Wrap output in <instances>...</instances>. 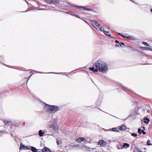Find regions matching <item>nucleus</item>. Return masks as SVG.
<instances>
[{
	"label": "nucleus",
	"mask_w": 152,
	"mask_h": 152,
	"mask_svg": "<svg viewBox=\"0 0 152 152\" xmlns=\"http://www.w3.org/2000/svg\"><path fill=\"white\" fill-rule=\"evenodd\" d=\"M96 67V71H99L102 73H106L108 71L107 64L101 60L97 61L94 64Z\"/></svg>",
	"instance_id": "obj_1"
},
{
	"label": "nucleus",
	"mask_w": 152,
	"mask_h": 152,
	"mask_svg": "<svg viewBox=\"0 0 152 152\" xmlns=\"http://www.w3.org/2000/svg\"><path fill=\"white\" fill-rule=\"evenodd\" d=\"M45 109L50 113H55L60 110V108L56 106H50L47 105L45 106Z\"/></svg>",
	"instance_id": "obj_2"
},
{
	"label": "nucleus",
	"mask_w": 152,
	"mask_h": 152,
	"mask_svg": "<svg viewBox=\"0 0 152 152\" xmlns=\"http://www.w3.org/2000/svg\"><path fill=\"white\" fill-rule=\"evenodd\" d=\"M91 23L94 27L98 30L101 31H103V28L102 26L99 24L95 20H92L91 21Z\"/></svg>",
	"instance_id": "obj_3"
},
{
	"label": "nucleus",
	"mask_w": 152,
	"mask_h": 152,
	"mask_svg": "<svg viewBox=\"0 0 152 152\" xmlns=\"http://www.w3.org/2000/svg\"><path fill=\"white\" fill-rule=\"evenodd\" d=\"M48 127L52 128L54 131H56L57 129L56 125L54 121H50L48 125Z\"/></svg>",
	"instance_id": "obj_4"
},
{
	"label": "nucleus",
	"mask_w": 152,
	"mask_h": 152,
	"mask_svg": "<svg viewBox=\"0 0 152 152\" xmlns=\"http://www.w3.org/2000/svg\"><path fill=\"white\" fill-rule=\"evenodd\" d=\"M67 4H68V5H67V6L68 7H74L78 8H82L83 9V10H87V11L92 10L91 9L86 8L83 6H75V5H73L72 4H71L70 3H68Z\"/></svg>",
	"instance_id": "obj_5"
},
{
	"label": "nucleus",
	"mask_w": 152,
	"mask_h": 152,
	"mask_svg": "<svg viewBox=\"0 0 152 152\" xmlns=\"http://www.w3.org/2000/svg\"><path fill=\"white\" fill-rule=\"evenodd\" d=\"M106 144V142L103 140H100L98 142V145H100L101 147L105 146Z\"/></svg>",
	"instance_id": "obj_6"
},
{
	"label": "nucleus",
	"mask_w": 152,
	"mask_h": 152,
	"mask_svg": "<svg viewBox=\"0 0 152 152\" xmlns=\"http://www.w3.org/2000/svg\"><path fill=\"white\" fill-rule=\"evenodd\" d=\"M86 139L84 137H79L76 140V141L77 142H80L82 141H84Z\"/></svg>",
	"instance_id": "obj_7"
},
{
	"label": "nucleus",
	"mask_w": 152,
	"mask_h": 152,
	"mask_svg": "<svg viewBox=\"0 0 152 152\" xmlns=\"http://www.w3.org/2000/svg\"><path fill=\"white\" fill-rule=\"evenodd\" d=\"M50 149L46 147H45L42 150V152H50Z\"/></svg>",
	"instance_id": "obj_8"
},
{
	"label": "nucleus",
	"mask_w": 152,
	"mask_h": 152,
	"mask_svg": "<svg viewBox=\"0 0 152 152\" xmlns=\"http://www.w3.org/2000/svg\"><path fill=\"white\" fill-rule=\"evenodd\" d=\"M104 31V34L108 36V37H111V35L109 34V32L108 31H106L104 30V29H103V31Z\"/></svg>",
	"instance_id": "obj_9"
},
{
	"label": "nucleus",
	"mask_w": 152,
	"mask_h": 152,
	"mask_svg": "<svg viewBox=\"0 0 152 152\" xmlns=\"http://www.w3.org/2000/svg\"><path fill=\"white\" fill-rule=\"evenodd\" d=\"M129 145L127 143H124L123 145V147L124 148H128L129 147Z\"/></svg>",
	"instance_id": "obj_10"
},
{
	"label": "nucleus",
	"mask_w": 152,
	"mask_h": 152,
	"mask_svg": "<svg viewBox=\"0 0 152 152\" xmlns=\"http://www.w3.org/2000/svg\"><path fill=\"white\" fill-rule=\"evenodd\" d=\"M26 148V146H25L23 145L22 143L20 144V150H21L22 149L25 150Z\"/></svg>",
	"instance_id": "obj_11"
},
{
	"label": "nucleus",
	"mask_w": 152,
	"mask_h": 152,
	"mask_svg": "<svg viewBox=\"0 0 152 152\" xmlns=\"http://www.w3.org/2000/svg\"><path fill=\"white\" fill-rule=\"evenodd\" d=\"M59 3L58 0H52V3L53 4H56Z\"/></svg>",
	"instance_id": "obj_12"
},
{
	"label": "nucleus",
	"mask_w": 152,
	"mask_h": 152,
	"mask_svg": "<svg viewBox=\"0 0 152 152\" xmlns=\"http://www.w3.org/2000/svg\"><path fill=\"white\" fill-rule=\"evenodd\" d=\"M144 120H145L144 121V122L145 123H148V122L149 121H150V120L149 119L147 118H145V117H144L143 118Z\"/></svg>",
	"instance_id": "obj_13"
},
{
	"label": "nucleus",
	"mask_w": 152,
	"mask_h": 152,
	"mask_svg": "<svg viewBox=\"0 0 152 152\" xmlns=\"http://www.w3.org/2000/svg\"><path fill=\"white\" fill-rule=\"evenodd\" d=\"M111 131L115 132H118L119 131L117 130V129L116 128H114L112 129H109Z\"/></svg>",
	"instance_id": "obj_14"
},
{
	"label": "nucleus",
	"mask_w": 152,
	"mask_h": 152,
	"mask_svg": "<svg viewBox=\"0 0 152 152\" xmlns=\"http://www.w3.org/2000/svg\"><path fill=\"white\" fill-rule=\"evenodd\" d=\"M31 150L33 152H37V149L33 147H31Z\"/></svg>",
	"instance_id": "obj_15"
},
{
	"label": "nucleus",
	"mask_w": 152,
	"mask_h": 152,
	"mask_svg": "<svg viewBox=\"0 0 152 152\" xmlns=\"http://www.w3.org/2000/svg\"><path fill=\"white\" fill-rule=\"evenodd\" d=\"M39 135L40 137L42 136L43 134L44 133V132H43L42 130H40L39 132Z\"/></svg>",
	"instance_id": "obj_16"
},
{
	"label": "nucleus",
	"mask_w": 152,
	"mask_h": 152,
	"mask_svg": "<svg viewBox=\"0 0 152 152\" xmlns=\"http://www.w3.org/2000/svg\"><path fill=\"white\" fill-rule=\"evenodd\" d=\"M89 69L91 71H93L94 72H97V71H96V69H95L94 67H90L89 68Z\"/></svg>",
	"instance_id": "obj_17"
},
{
	"label": "nucleus",
	"mask_w": 152,
	"mask_h": 152,
	"mask_svg": "<svg viewBox=\"0 0 152 152\" xmlns=\"http://www.w3.org/2000/svg\"><path fill=\"white\" fill-rule=\"evenodd\" d=\"M116 147L118 149H121L123 148V147L121 145H116Z\"/></svg>",
	"instance_id": "obj_18"
},
{
	"label": "nucleus",
	"mask_w": 152,
	"mask_h": 152,
	"mask_svg": "<svg viewBox=\"0 0 152 152\" xmlns=\"http://www.w3.org/2000/svg\"><path fill=\"white\" fill-rule=\"evenodd\" d=\"M45 2L48 4L52 3V0H45Z\"/></svg>",
	"instance_id": "obj_19"
},
{
	"label": "nucleus",
	"mask_w": 152,
	"mask_h": 152,
	"mask_svg": "<svg viewBox=\"0 0 152 152\" xmlns=\"http://www.w3.org/2000/svg\"><path fill=\"white\" fill-rule=\"evenodd\" d=\"M119 129L121 130H124L125 129V126H123L120 128Z\"/></svg>",
	"instance_id": "obj_20"
},
{
	"label": "nucleus",
	"mask_w": 152,
	"mask_h": 152,
	"mask_svg": "<svg viewBox=\"0 0 152 152\" xmlns=\"http://www.w3.org/2000/svg\"><path fill=\"white\" fill-rule=\"evenodd\" d=\"M150 140H148V141H147V145L148 146H149L151 145H152V144H150Z\"/></svg>",
	"instance_id": "obj_21"
},
{
	"label": "nucleus",
	"mask_w": 152,
	"mask_h": 152,
	"mask_svg": "<svg viewBox=\"0 0 152 152\" xmlns=\"http://www.w3.org/2000/svg\"><path fill=\"white\" fill-rule=\"evenodd\" d=\"M131 135L133 136L134 137H136L137 136V134H136L132 133L131 134Z\"/></svg>",
	"instance_id": "obj_22"
},
{
	"label": "nucleus",
	"mask_w": 152,
	"mask_h": 152,
	"mask_svg": "<svg viewBox=\"0 0 152 152\" xmlns=\"http://www.w3.org/2000/svg\"><path fill=\"white\" fill-rule=\"evenodd\" d=\"M85 140H86V141H88V142H91L90 139L88 138H87Z\"/></svg>",
	"instance_id": "obj_23"
},
{
	"label": "nucleus",
	"mask_w": 152,
	"mask_h": 152,
	"mask_svg": "<svg viewBox=\"0 0 152 152\" xmlns=\"http://www.w3.org/2000/svg\"><path fill=\"white\" fill-rule=\"evenodd\" d=\"M56 141L57 144L58 145L60 144V143H61V142L60 141H58V140H57V139H56Z\"/></svg>",
	"instance_id": "obj_24"
},
{
	"label": "nucleus",
	"mask_w": 152,
	"mask_h": 152,
	"mask_svg": "<svg viewBox=\"0 0 152 152\" xmlns=\"http://www.w3.org/2000/svg\"><path fill=\"white\" fill-rule=\"evenodd\" d=\"M142 43L145 46H148L149 45L146 42H143Z\"/></svg>",
	"instance_id": "obj_25"
},
{
	"label": "nucleus",
	"mask_w": 152,
	"mask_h": 152,
	"mask_svg": "<svg viewBox=\"0 0 152 152\" xmlns=\"http://www.w3.org/2000/svg\"><path fill=\"white\" fill-rule=\"evenodd\" d=\"M141 129L140 128H139L138 130V132H139L140 134H141Z\"/></svg>",
	"instance_id": "obj_26"
},
{
	"label": "nucleus",
	"mask_w": 152,
	"mask_h": 152,
	"mask_svg": "<svg viewBox=\"0 0 152 152\" xmlns=\"http://www.w3.org/2000/svg\"><path fill=\"white\" fill-rule=\"evenodd\" d=\"M31 146H27L26 147V148L27 149H28V150H29L30 149V148H31Z\"/></svg>",
	"instance_id": "obj_27"
},
{
	"label": "nucleus",
	"mask_w": 152,
	"mask_h": 152,
	"mask_svg": "<svg viewBox=\"0 0 152 152\" xmlns=\"http://www.w3.org/2000/svg\"><path fill=\"white\" fill-rule=\"evenodd\" d=\"M10 122L9 121H4V124H7L8 123H9V122Z\"/></svg>",
	"instance_id": "obj_28"
},
{
	"label": "nucleus",
	"mask_w": 152,
	"mask_h": 152,
	"mask_svg": "<svg viewBox=\"0 0 152 152\" xmlns=\"http://www.w3.org/2000/svg\"><path fill=\"white\" fill-rule=\"evenodd\" d=\"M141 132L142 133V134L144 135H145L146 134L145 132H144V131L143 130H142Z\"/></svg>",
	"instance_id": "obj_29"
},
{
	"label": "nucleus",
	"mask_w": 152,
	"mask_h": 152,
	"mask_svg": "<svg viewBox=\"0 0 152 152\" xmlns=\"http://www.w3.org/2000/svg\"><path fill=\"white\" fill-rule=\"evenodd\" d=\"M121 37H123L124 38H126L127 37L126 36H124V35H123L122 34L121 35Z\"/></svg>",
	"instance_id": "obj_30"
},
{
	"label": "nucleus",
	"mask_w": 152,
	"mask_h": 152,
	"mask_svg": "<svg viewBox=\"0 0 152 152\" xmlns=\"http://www.w3.org/2000/svg\"><path fill=\"white\" fill-rule=\"evenodd\" d=\"M124 45V43L123 42H121V43L119 45L120 46H121V45Z\"/></svg>",
	"instance_id": "obj_31"
},
{
	"label": "nucleus",
	"mask_w": 152,
	"mask_h": 152,
	"mask_svg": "<svg viewBox=\"0 0 152 152\" xmlns=\"http://www.w3.org/2000/svg\"><path fill=\"white\" fill-rule=\"evenodd\" d=\"M124 45V43L123 42H121V43L119 45L120 46H121V45Z\"/></svg>",
	"instance_id": "obj_32"
},
{
	"label": "nucleus",
	"mask_w": 152,
	"mask_h": 152,
	"mask_svg": "<svg viewBox=\"0 0 152 152\" xmlns=\"http://www.w3.org/2000/svg\"><path fill=\"white\" fill-rule=\"evenodd\" d=\"M32 75H29V76H28V79L27 80V81L28 82V80H29V79L31 77Z\"/></svg>",
	"instance_id": "obj_33"
},
{
	"label": "nucleus",
	"mask_w": 152,
	"mask_h": 152,
	"mask_svg": "<svg viewBox=\"0 0 152 152\" xmlns=\"http://www.w3.org/2000/svg\"><path fill=\"white\" fill-rule=\"evenodd\" d=\"M36 72V71H34V70H32L31 72V73H32L33 74H34V72Z\"/></svg>",
	"instance_id": "obj_34"
},
{
	"label": "nucleus",
	"mask_w": 152,
	"mask_h": 152,
	"mask_svg": "<svg viewBox=\"0 0 152 152\" xmlns=\"http://www.w3.org/2000/svg\"><path fill=\"white\" fill-rule=\"evenodd\" d=\"M131 38L132 37L131 36H127V37H126V38H128L129 39H131Z\"/></svg>",
	"instance_id": "obj_35"
},
{
	"label": "nucleus",
	"mask_w": 152,
	"mask_h": 152,
	"mask_svg": "<svg viewBox=\"0 0 152 152\" xmlns=\"http://www.w3.org/2000/svg\"><path fill=\"white\" fill-rule=\"evenodd\" d=\"M72 12H68V13H68V14H70V15H73V14H72Z\"/></svg>",
	"instance_id": "obj_36"
},
{
	"label": "nucleus",
	"mask_w": 152,
	"mask_h": 152,
	"mask_svg": "<svg viewBox=\"0 0 152 152\" xmlns=\"http://www.w3.org/2000/svg\"><path fill=\"white\" fill-rule=\"evenodd\" d=\"M115 42L117 43H119V41L117 40L115 41Z\"/></svg>",
	"instance_id": "obj_37"
},
{
	"label": "nucleus",
	"mask_w": 152,
	"mask_h": 152,
	"mask_svg": "<svg viewBox=\"0 0 152 152\" xmlns=\"http://www.w3.org/2000/svg\"><path fill=\"white\" fill-rule=\"evenodd\" d=\"M75 16L76 17H77L78 18L79 17V15H77V14H76V15H75Z\"/></svg>",
	"instance_id": "obj_38"
},
{
	"label": "nucleus",
	"mask_w": 152,
	"mask_h": 152,
	"mask_svg": "<svg viewBox=\"0 0 152 152\" xmlns=\"http://www.w3.org/2000/svg\"><path fill=\"white\" fill-rule=\"evenodd\" d=\"M118 34L120 36H121V35H122V34H121V33H118Z\"/></svg>",
	"instance_id": "obj_39"
},
{
	"label": "nucleus",
	"mask_w": 152,
	"mask_h": 152,
	"mask_svg": "<svg viewBox=\"0 0 152 152\" xmlns=\"http://www.w3.org/2000/svg\"><path fill=\"white\" fill-rule=\"evenodd\" d=\"M118 46H119V45H118L116 44L115 45V46L116 47H118Z\"/></svg>",
	"instance_id": "obj_40"
},
{
	"label": "nucleus",
	"mask_w": 152,
	"mask_h": 152,
	"mask_svg": "<svg viewBox=\"0 0 152 152\" xmlns=\"http://www.w3.org/2000/svg\"><path fill=\"white\" fill-rule=\"evenodd\" d=\"M49 9H50V10H52L53 9V8H52V7H50V8H49Z\"/></svg>",
	"instance_id": "obj_41"
},
{
	"label": "nucleus",
	"mask_w": 152,
	"mask_h": 152,
	"mask_svg": "<svg viewBox=\"0 0 152 152\" xmlns=\"http://www.w3.org/2000/svg\"><path fill=\"white\" fill-rule=\"evenodd\" d=\"M145 48H146V50H148V47H145Z\"/></svg>",
	"instance_id": "obj_42"
},
{
	"label": "nucleus",
	"mask_w": 152,
	"mask_h": 152,
	"mask_svg": "<svg viewBox=\"0 0 152 152\" xmlns=\"http://www.w3.org/2000/svg\"><path fill=\"white\" fill-rule=\"evenodd\" d=\"M127 47H129V48H131L130 46H127Z\"/></svg>",
	"instance_id": "obj_43"
},
{
	"label": "nucleus",
	"mask_w": 152,
	"mask_h": 152,
	"mask_svg": "<svg viewBox=\"0 0 152 152\" xmlns=\"http://www.w3.org/2000/svg\"><path fill=\"white\" fill-rule=\"evenodd\" d=\"M50 152H54L53 151H51L50 150Z\"/></svg>",
	"instance_id": "obj_44"
},
{
	"label": "nucleus",
	"mask_w": 152,
	"mask_h": 152,
	"mask_svg": "<svg viewBox=\"0 0 152 152\" xmlns=\"http://www.w3.org/2000/svg\"><path fill=\"white\" fill-rule=\"evenodd\" d=\"M151 12H152V9H151Z\"/></svg>",
	"instance_id": "obj_45"
},
{
	"label": "nucleus",
	"mask_w": 152,
	"mask_h": 152,
	"mask_svg": "<svg viewBox=\"0 0 152 152\" xmlns=\"http://www.w3.org/2000/svg\"><path fill=\"white\" fill-rule=\"evenodd\" d=\"M130 0V1H132L133 2H133V1H132V0Z\"/></svg>",
	"instance_id": "obj_46"
},
{
	"label": "nucleus",
	"mask_w": 152,
	"mask_h": 152,
	"mask_svg": "<svg viewBox=\"0 0 152 152\" xmlns=\"http://www.w3.org/2000/svg\"><path fill=\"white\" fill-rule=\"evenodd\" d=\"M53 73L52 72H49L48 73Z\"/></svg>",
	"instance_id": "obj_47"
},
{
	"label": "nucleus",
	"mask_w": 152,
	"mask_h": 152,
	"mask_svg": "<svg viewBox=\"0 0 152 152\" xmlns=\"http://www.w3.org/2000/svg\"><path fill=\"white\" fill-rule=\"evenodd\" d=\"M26 78H26H27H27H28L26 77V78Z\"/></svg>",
	"instance_id": "obj_48"
}]
</instances>
